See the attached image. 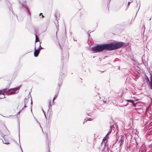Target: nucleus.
Here are the masks:
<instances>
[{
    "label": "nucleus",
    "instance_id": "1",
    "mask_svg": "<svg viewBox=\"0 0 152 152\" xmlns=\"http://www.w3.org/2000/svg\"><path fill=\"white\" fill-rule=\"evenodd\" d=\"M124 45L122 42H111L109 44L105 43L97 45L91 48L92 51L94 53L101 52L104 50H114L122 47Z\"/></svg>",
    "mask_w": 152,
    "mask_h": 152
},
{
    "label": "nucleus",
    "instance_id": "2",
    "mask_svg": "<svg viewBox=\"0 0 152 152\" xmlns=\"http://www.w3.org/2000/svg\"><path fill=\"white\" fill-rule=\"evenodd\" d=\"M112 132V130H110L109 131L108 133L106 135L105 137L103 138V140L102 142V145H104L105 147V148H106V146H107V139H108L109 138V135Z\"/></svg>",
    "mask_w": 152,
    "mask_h": 152
},
{
    "label": "nucleus",
    "instance_id": "3",
    "mask_svg": "<svg viewBox=\"0 0 152 152\" xmlns=\"http://www.w3.org/2000/svg\"><path fill=\"white\" fill-rule=\"evenodd\" d=\"M150 80L147 75L145 76V79L147 83H149V87L152 90V74L150 73Z\"/></svg>",
    "mask_w": 152,
    "mask_h": 152
},
{
    "label": "nucleus",
    "instance_id": "4",
    "mask_svg": "<svg viewBox=\"0 0 152 152\" xmlns=\"http://www.w3.org/2000/svg\"><path fill=\"white\" fill-rule=\"evenodd\" d=\"M21 4L22 6L25 8L24 10L26 11L27 15H29V17H30L31 16V13L28 9L27 7V6L25 3H23Z\"/></svg>",
    "mask_w": 152,
    "mask_h": 152
},
{
    "label": "nucleus",
    "instance_id": "5",
    "mask_svg": "<svg viewBox=\"0 0 152 152\" xmlns=\"http://www.w3.org/2000/svg\"><path fill=\"white\" fill-rule=\"evenodd\" d=\"M13 89V88H11L7 90V88H5L4 89H3L1 90V93H2V94L4 95V96L1 97V98H0L1 99H2L4 98L5 97L4 95V93H6L7 91H10L11 90H12Z\"/></svg>",
    "mask_w": 152,
    "mask_h": 152
},
{
    "label": "nucleus",
    "instance_id": "6",
    "mask_svg": "<svg viewBox=\"0 0 152 152\" xmlns=\"http://www.w3.org/2000/svg\"><path fill=\"white\" fill-rule=\"evenodd\" d=\"M124 136L123 135H122L121 136V139L118 142V144L119 145V148L120 150L121 149V145L122 143L124 142Z\"/></svg>",
    "mask_w": 152,
    "mask_h": 152
},
{
    "label": "nucleus",
    "instance_id": "7",
    "mask_svg": "<svg viewBox=\"0 0 152 152\" xmlns=\"http://www.w3.org/2000/svg\"><path fill=\"white\" fill-rule=\"evenodd\" d=\"M40 52V50L39 49H36V47L34 48V55L35 57H37L38 56Z\"/></svg>",
    "mask_w": 152,
    "mask_h": 152
},
{
    "label": "nucleus",
    "instance_id": "8",
    "mask_svg": "<svg viewBox=\"0 0 152 152\" xmlns=\"http://www.w3.org/2000/svg\"><path fill=\"white\" fill-rule=\"evenodd\" d=\"M4 144H9V142L7 140H6L5 138H4V140H2Z\"/></svg>",
    "mask_w": 152,
    "mask_h": 152
},
{
    "label": "nucleus",
    "instance_id": "9",
    "mask_svg": "<svg viewBox=\"0 0 152 152\" xmlns=\"http://www.w3.org/2000/svg\"><path fill=\"white\" fill-rule=\"evenodd\" d=\"M35 38H36V39H35L36 43H37V42H39L40 41H39V37H38L36 34H35Z\"/></svg>",
    "mask_w": 152,
    "mask_h": 152
},
{
    "label": "nucleus",
    "instance_id": "10",
    "mask_svg": "<svg viewBox=\"0 0 152 152\" xmlns=\"http://www.w3.org/2000/svg\"><path fill=\"white\" fill-rule=\"evenodd\" d=\"M127 101L129 102H130L132 103V104L134 106H135V105H134V102L133 100L131 99H128L127 100Z\"/></svg>",
    "mask_w": 152,
    "mask_h": 152
},
{
    "label": "nucleus",
    "instance_id": "11",
    "mask_svg": "<svg viewBox=\"0 0 152 152\" xmlns=\"http://www.w3.org/2000/svg\"><path fill=\"white\" fill-rule=\"evenodd\" d=\"M41 42H39V47L37 49H39V50H42V49H43L44 48L42 47L41 46Z\"/></svg>",
    "mask_w": 152,
    "mask_h": 152
},
{
    "label": "nucleus",
    "instance_id": "12",
    "mask_svg": "<svg viewBox=\"0 0 152 152\" xmlns=\"http://www.w3.org/2000/svg\"><path fill=\"white\" fill-rule=\"evenodd\" d=\"M25 101L24 104H26L28 103V99L26 98L25 99Z\"/></svg>",
    "mask_w": 152,
    "mask_h": 152
},
{
    "label": "nucleus",
    "instance_id": "13",
    "mask_svg": "<svg viewBox=\"0 0 152 152\" xmlns=\"http://www.w3.org/2000/svg\"><path fill=\"white\" fill-rule=\"evenodd\" d=\"M15 91L12 92H11L10 93H8V94L9 95H12V94H15Z\"/></svg>",
    "mask_w": 152,
    "mask_h": 152
},
{
    "label": "nucleus",
    "instance_id": "14",
    "mask_svg": "<svg viewBox=\"0 0 152 152\" xmlns=\"http://www.w3.org/2000/svg\"><path fill=\"white\" fill-rule=\"evenodd\" d=\"M42 110L43 112V113H44V115H45V117L46 118V116L45 112L44 111V110H43V108H42Z\"/></svg>",
    "mask_w": 152,
    "mask_h": 152
},
{
    "label": "nucleus",
    "instance_id": "15",
    "mask_svg": "<svg viewBox=\"0 0 152 152\" xmlns=\"http://www.w3.org/2000/svg\"><path fill=\"white\" fill-rule=\"evenodd\" d=\"M57 97V95H55L53 99V101H54V100H55V99H56V98Z\"/></svg>",
    "mask_w": 152,
    "mask_h": 152
},
{
    "label": "nucleus",
    "instance_id": "16",
    "mask_svg": "<svg viewBox=\"0 0 152 152\" xmlns=\"http://www.w3.org/2000/svg\"><path fill=\"white\" fill-rule=\"evenodd\" d=\"M32 98H31V108H32ZM31 111H32V109H31Z\"/></svg>",
    "mask_w": 152,
    "mask_h": 152
},
{
    "label": "nucleus",
    "instance_id": "17",
    "mask_svg": "<svg viewBox=\"0 0 152 152\" xmlns=\"http://www.w3.org/2000/svg\"><path fill=\"white\" fill-rule=\"evenodd\" d=\"M51 106H52L51 104L50 103V104H49V106H48L50 108Z\"/></svg>",
    "mask_w": 152,
    "mask_h": 152
},
{
    "label": "nucleus",
    "instance_id": "18",
    "mask_svg": "<svg viewBox=\"0 0 152 152\" xmlns=\"http://www.w3.org/2000/svg\"><path fill=\"white\" fill-rule=\"evenodd\" d=\"M131 3V2H129H129H128V6H128V7H129V5H130V4Z\"/></svg>",
    "mask_w": 152,
    "mask_h": 152
},
{
    "label": "nucleus",
    "instance_id": "19",
    "mask_svg": "<svg viewBox=\"0 0 152 152\" xmlns=\"http://www.w3.org/2000/svg\"><path fill=\"white\" fill-rule=\"evenodd\" d=\"M1 1H5L6 2L7 1V0H0Z\"/></svg>",
    "mask_w": 152,
    "mask_h": 152
},
{
    "label": "nucleus",
    "instance_id": "20",
    "mask_svg": "<svg viewBox=\"0 0 152 152\" xmlns=\"http://www.w3.org/2000/svg\"><path fill=\"white\" fill-rule=\"evenodd\" d=\"M103 102H104V103H106V101H103Z\"/></svg>",
    "mask_w": 152,
    "mask_h": 152
},
{
    "label": "nucleus",
    "instance_id": "21",
    "mask_svg": "<svg viewBox=\"0 0 152 152\" xmlns=\"http://www.w3.org/2000/svg\"><path fill=\"white\" fill-rule=\"evenodd\" d=\"M42 13H40V14H39V15L40 16L42 15Z\"/></svg>",
    "mask_w": 152,
    "mask_h": 152
},
{
    "label": "nucleus",
    "instance_id": "22",
    "mask_svg": "<svg viewBox=\"0 0 152 152\" xmlns=\"http://www.w3.org/2000/svg\"><path fill=\"white\" fill-rule=\"evenodd\" d=\"M20 148H21V151H22V152H23V150H22V148H21V146H20Z\"/></svg>",
    "mask_w": 152,
    "mask_h": 152
},
{
    "label": "nucleus",
    "instance_id": "23",
    "mask_svg": "<svg viewBox=\"0 0 152 152\" xmlns=\"http://www.w3.org/2000/svg\"><path fill=\"white\" fill-rule=\"evenodd\" d=\"M26 104H25L24 107H27V106H26Z\"/></svg>",
    "mask_w": 152,
    "mask_h": 152
},
{
    "label": "nucleus",
    "instance_id": "24",
    "mask_svg": "<svg viewBox=\"0 0 152 152\" xmlns=\"http://www.w3.org/2000/svg\"><path fill=\"white\" fill-rule=\"evenodd\" d=\"M19 139H20V131L19 130Z\"/></svg>",
    "mask_w": 152,
    "mask_h": 152
},
{
    "label": "nucleus",
    "instance_id": "25",
    "mask_svg": "<svg viewBox=\"0 0 152 152\" xmlns=\"http://www.w3.org/2000/svg\"><path fill=\"white\" fill-rule=\"evenodd\" d=\"M21 86V85H20V86H19L18 87V89H19L20 88Z\"/></svg>",
    "mask_w": 152,
    "mask_h": 152
},
{
    "label": "nucleus",
    "instance_id": "26",
    "mask_svg": "<svg viewBox=\"0 0 152 152\" xmlns=\"http://www.w3.org/2000/svg\"><path fill=\"white\" fill-rule=\"evenodd\" d=\"M20 111H19V112H18V113H17V114H19V113H20Z\"/></svg>",
    "mask_w": 152,
    "mask_h": 152
},
{
    "label": "nucleus",
    "instance_id": "27",
    "mask_svg": "<svg viewBox=\"0 0 152 152\" xmlns=\"http://www.w3.org/2000/svg\"><path fill=\"white\" fill-rule=\"evenodd\" d=\"M42 18L44 17V16L42 15Z\"/></svg>",
    "mask_w": 152,
    "mask_h": 152
},
{
    "label": "nucleus",
    "instance_id": "28",
    "mask_svg": "<svg viewBox=\"0 0 152 152\" xmlns=\"http://www.w3.org/2000/svg\"><path fill=\"white\" fill-rule=\"evenodd\" d=\"M89 31H88V35L89 36H90V34H89Z\"/></svg>",
    "mask_w": 152,
    "mask_h": 152
},
{
    "label": "nucleus",
    "instance_id": "29",
    "mask_svg": "<svg viewBox=\"0 0 152 152\" xmlns=\"http://www.w3.org/2000/svg\"><path fill=\"white\" fill-rule=\"evenodd\" d=\"M1 90H0V95L1 94Z\"/></svg>",
    "mask_w": 152,
    "mask_h": 152
},
{
    "label": "nucleus",
    "instance_id": "30",
    "mask_svg": "<svg viewBox=\"0 0 152 152\" xmlns=\"http://www.w3.org/2000/svg\"><path fill=\"white\" fill-rule=\"evenodd\" d=\"M58 86L59 87L60 86V84H59V83H58Z\"/></svg>",
    "mask_w": 152,
    "mask_h": 152
},
{
    "label": "nucleus",
    "instance_id": "31",
    "mask_svg": "<svg viewBox=\"0 0 152 152\" xmlns=\"http://www.w3.org/2000/svg\"><path fill=\"white\" fill-rule=\"evenodd\" d=\"M73 40H74V41H76V40H74V39H73Z\"/></svg>",
    "mask_w": 152,
    "mask_h": 152
},
{
    "label": "nucleus",
    "instance_id": "32",
    "mask_svg": "<svg viewBox=\"0 0 152 152\" xmlns=\"http://www.w3.org/2000/svg\"><path fill=\"white\" fill-rule=\"evenodd\" d=\"M59 45L60 47H61L60 43H59Z\"/></svg>",
    "mask_w": 152,
    "mask_h": 152
},
{
    "label": "nucleus",
    "instance_id": "33",
    "mask_svg": "<svg viewBox=\"0 0 152 152\" xmlns=\"http://www.w3.org/2000/svg\"><path fill=\"white\" fill-rule=\"evenodd\" d=\"M149 20H151V18H150Z\"/></svg>",
    "mask_w": 152,
    "mask_h": 152
},
{
    "label": "nucleus",
    "instance_id": "34",
    "mask_svg": "<svg viewBox=\"0 0 152 152\" xmlns=\"http://www.w3.org/2000/svg\"><path fill=\"white\" fill-rule=\"evenodd\" d=\"M140 7H139V9H140Z\"/></svg>",
    "mask_w": 152,
    "mask_h": 152
}]
</instances>
